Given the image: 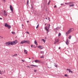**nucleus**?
Wrapping results in <instances>:
<instances>
[{
  "mask_svg": "<svg viewBox=\"0 0 78 78\" xmlns=\"http://www.w3.org/2000/svg\"><path fill=\"white\" fill-rule=\"evenodd\" d=\"M17 43V41L15 40L13 41H12L11 42L10 41H8V42H7L5 43V45H6V46H8L9 45H14L15 44H16Z\"/></svg>",
  "mask_w": 78,
  "mask_h": 78,
  "instance_id": "obj_1",
  "label": "nucleus"
},
{
  "mask_svg": "<svg viewBox=\"0 0 78 78\" xmlns=\"http://www.w3.org/2000/svg\"><path fill=\"white\" fill-rule=\"evenodd\" d=\"M73 31V28H72L70 29L68 31H67L66 33V36H67L69 33H71V32H72Z\"/></svg>",
  "mask_w": 78,
  "mask_h": 78,
  "instance_id": "obj_2",
  "label": "nucleus"
},
{
  "mask_svg": "<svg viewBox=\"0 0 78 78\" xmlns=\"http://www.w3.org/2000/svg\"><path fill=\"white\" fill-rule=\"evenodd\" d=\"M25 43H27L28 44H30V41L29 40H23L21 41L20 43L21 44H25Z\"/></svg>",
  "mask_w": 78,
  "mask_h": 78,
  "instance_id": "obj_3",
  "label": "nucleus"
},
{
  "mask_svg": "<svg viewBox=\"0 0 78 78\" xmlns=\"http://www.w3.org/2000/svg\"><path fill=\"white\" fill-rule=\"evenodd\" d=\"M59 41V39H55V41H54V44H55L56 43H57V42H58Z\"/></svg>",
  "mask_w": 78,
  "mask_h": 78,
  "instance_id": "obj_4",
  "label": "nucleus"
},
{
  "mask_svg": "<svg viewBox=\"0 0 78 78\" xmlns=\"http://www.w3.org/2000/svg\"><path fill=\"white\" fill-rule=\"evenodd\" d=\"M4 15L5 17H6L7 16V13L6 12L5 10L4 11Z\"/></svg>",
  "mask_w": 78,
  "mask_h": 78,
  "instance_id": "obj_5",
  "label": "nucleus"
},
{
  "mask_svg": "<svg viewBox=\"0 0 78 78\" xmlns=\"http://www.w3.org/2000/svg\"><path fill=\"white\" fill-rule=\"evenodd\" d=\"M10 8L12 12H13V8H12V5H10Z\"/></svg>",
  "mask_w": 78,
  "mask_h": 78,
  "instance_id": "obj_6",
  "label": "nucleus"
},
{
  "mask_svg": "<svg viewBox=\"0 0 78 78\" xmlns=\"http://www.w3.org/2000/svg\"><path fill=\"white\" fill-rule=\"evenodd\" d=\"M66 45H69V39H66Z\"/></svg>",
  "mask_w": 78,
  "mask_h": 78,
  "instance_id": "obj_7",
  "label": "nucleus"
},
{
  "mask_svg": "<svg viewBox=\"0 0 78 78\" xmlns=\"http://www.w3.org/2000/svg\"><path fill=\"white\" fill-rule=\"evenodd\" d=\"M38 47L39 48L41 49H43L44 48H43V47L42 46H39Z\"/></svg>",
  "mask_w": 78,
  "mask_h": 78,
  "instance_id": "obj_8",
  "label": "nucleus"
},
{
  "mask_svg": "<svg viewBox=\"0 0 78 78\" xmlns=\"http://www.w3.org/2000/svg\"><path fill=\"white\" fill-rule=\"evenodd\" d=\"M34 62L36 63H37V62H40V60H36L34 61Z\"/></svg>",
  "mask_w": 78,
  "mask_h": 78,
  "instance_id": "obj_9",
  "label": "nucleus"
},
{
  "mask_svg": "<svg viewBox=\"0 0 78 78\" xmlns=\"http://www.w3.org/2000/svg\"><path fill=\"white\" fill-rule=\"evenodd\" d=\"M24 52L25 54H27V51L25 49H24Z\"/></svg>",
  "mask_w": 78,
  "mask_h": 78,
  "instance_id": "obj_10",
  "label": "nucleus"
},
{
  "mask_svg": "<svg viewBox=\"0 0 78 78\" xmlns=\"http://www.w3.org/2000/svg\"><path fill=\"white\" fill-rule=\"evenodd\" d=\"M34 44H35L36 45H37V41H36V40H35Z\"/></svg>",
  "mask_w": 78,
  "mask_h": 78,
  "instance_id": "obj_11",
  "label": "nucleus"
},
{
  "mask_svg": "<svg viewBox=\"0 0 78 78\" xmlns=\"http://www.w3.org/2000/svg\"><path fill=\"white\" fill-rule=\"evenodd\" d=\"M5 27H8V26L9 25H8V24H7V23H5Z\"/></svg>",
  "mask_w": 78,
  "mask_h": 78,
  "instance_id": "obj_12",
  "label": "nucleus"
},
{
  "mask_svg": "<svg viewBox=\"0 0 78 78\" xmlns=\"http://www.w3.org/2000/svg\"><path fill=\"white\" fill-rule=\"evenodd\" d=\"M7 28H8L9 29H10V28H11V25H9L8 26H7Z\"/></svg>",
  "mask_w": 78,
  "mask_h": 78,
  "instance_id": "obj_13",
  "label": "nucleus"
},
{
  "mask_svg": "<svg viewBox=\"0 0 78 78\" xmlns=\"http://www.w3.org/2000/svg\"><path fill=\"white\" fill-rule=\"evenodd\" d=\"M30 66H34V67H38V66L36 65H30Z\"/></svg>",
  "mask_w": 78,
  "mask_h": 78,
  "instance_id": "obj_14",
  "label": "nucleus"
},
{
  "mask_svg": "<svg viewBox=\"0 0 78 78\" xmlns=\"http://www.w3.org/2000/svg\"><path fill=\"white\" fill-rule=\"evenodd\" d=\"M59 29V27H57L56 28H55L54 29V30H58Z\"/></svg>",
  "mask_w": 78,
  "mask_h": 78,
  "instance_id": "obj_15",
  "label": "nucleus"
},
{
  "mask_svg": "<svg viewBox=\"0 0 78 78\" xmlns=\"http://www.w3.org/2000/svg\"><path fill=\"white\" fill-rule=\"evenodd\" d=\"M45 29H46V31H49V30H48V29L47 28V27H45Z\"/></svg>",
  "mask_w": 78,
  "mask_h": 78,
  "instance_id": "obj_16",
  "label": "nucleus"
},
{
  "mask_svg": "<svg viewBox=\"0 0 78 78\" xmlns=\"http://www.w3.org/2000/svg\"><path fill=\"white\" fill-rule=\"evenodd\" d=\"M69 6H70V7H73V6H74V5L72 4V5H69Z\"/></svg>",
  "mask_w": 78,
  "mask_h": 78,
  "instance_id": "obj_17",
  "label": "nucleus"
},
{
  "mask_svg": "<svg viewBox=\"0 0 78 78\" xmlns=\"http://www.w3.org/2000/svg\"><path fill=\"white\" fill-rule=\"evenodd\" d=\"M42 41L43 42H44V43L45 42V41L44 40V39H42Z\"/></svg>",
  "mask_w": 78,
  "mask_h": 78,
  "instance_id": "obj_18",
  "label": "nucleus"
},
{
  "mask_svg": "<svg viewBox=\"0 0 78 78\" xmlns=\"http://www.w3.org/2000/svg\"><path fill=\"white\" fill-rule=\"evenodd\" d=\"M71 37H72V36L71 35H69V39H71Z\"/></svg>",
  "mask_w": 78,
  "mask_h": 78,
  "instance_id": "obj_19",
  "label": "nucleus"
},
{
  "mask_svg": "<svg viewBox=\"0 0 78 78\" xmlns=\"http://www.w3.org/2000/svg\"><path fill=\"white\" fill-rule=\"evenodd\" d=\"M48 29H49V28H50V24H48Z\"/></svg>",
  "mask_w": 78,
  "mask_h": 78,
  "instance_id": "obj_20",
  "label": "nucleus"
},
{
  "mask_svg": "<svg viewBox=\"0 0 78 78\" xmlns=\"http://www.w3.org/2000/svg\"><path fill=\"white\" fill-rule=\"evenodd\" d=\"M54 66H55V67H58V66H57V65H56V64L55 63Z\"/></svg>",
  "mask_w": 78,
  "mask_h": 78,
  "instance_id": "obj_21",
  "label": "nucleus"
},
{
  "mask_svg": "<svg viewBox=\"0 0 78 78\" xmlns=\"http://www.w3.org/2000/svg\"><path fill=\"white\" fill-rule=\"evenodd\" d=\"M12 34H15V32H12Z\"/></svg>",
  "mask_w": 78,
  "mask_h": 78,
  "instance_id": "obj_22",
  "label": "nucleus"
},
{
  "mask_svg": "<svg viewBox=\"0 0 78 78\" xmlns=\"http://www.w3.org/2000/svg\"><path fill=\"white\" fill-rule=\"evenodd\" d=\"M13 56H17V54H14Z\"/></svg>",
  "mask_w": 78,
  "mask_h": 78,
  "instance_id": "obj_23",
  "label": "nucleus"
},
{
  "mask_svg": "<svg viewBox=\"0 0 78 78\" xmlns=\"http://www.w3.org/2000/svg\"><path fill=\"white\" fill-rule=\"evenodd\" d=\"M39 24H38L37 25V27H36V28L37 29V28H38V27H39Z\"/></svg>",
  "mask_w": 78,
  "mask_h": 78,
  "instance_id": "obj_24",
  "label": "nucleus"
},
{
  "mask_svg": "<svg viewBox=\"0 0 78 78\" xmlns=\"http://www.w3.org/2000/svg\"><path fill=\"white\" fill-rule=\"evenodd\" d=\"M61 35V33H59L58 35V36H60Z\"/></svg>",
  "mask_w": 78,
  "mask_h": 78,
  "instance_id": "obj_25",
  "label": "nucleus"
},
{
  "mask_svg": "<svg viewBox=\"0 0 78 78\" xmlns=\"http://www.w3.org/2000/svg\"><path fill=\"white\" fill-rule=\"evenodd\" d=\"M34 72H37V70L36 69H34Z\"/></svg>",
  "mask_w": 78,
  "mask_h": 78,
  "instance_id": "obj_26",
  "label": "nucleus"
},
{
  "mask_svg": "<svg viewBox=\"0 0 78 78\" xmlns=\"http://www.w3.org/2000/svg\"><path fill=\"white\" fill-rule=\"evenodd\" d=\"M65 4L66 5H69V3H65Z\"/></svg>",
  "mask_w": 78,
  "mask_h": 78,
  "instance_id": "obj_27",
  "label": "nucleus"
},
{
  "mask_svg": "<svg viewBox=\"0 0 78 78\" xmlns=\"http://www.w3.org/2000/svg\"><path fill=\"white\" fill-rule=\"evenodd\" d=\"M0 74L1 75H2V74H3L2 73H1V70H0Z\"/></svg>",
  "mask_w": 78,
  "mask_h": 78,
  "instance_id": "obj_28",
  "label": "nucleus"
},
{
  "mask_svg": "<svg viewBox=\"0 0 78 78\" xmlns=\"http://www.w3.org/2000/svg\"><path fill=\"white\" fill-rule=\"evenodd\" d=\"M72 2H69V4H72Z\"/></svg>",
  "mask_w": 78,
  "mask_h": 78,
  "instance_id": "obj_29",
  "label": "nucleus"
},
{
  "mask_svg": "<svg viewBox=\"0 0 78 78\" xmlns=\"http://www.w3.org/2000/svg\"><path fill=\"white\" fill-rule=\"evenodd\" d=\"M29 2V1L28 0H27V5H28V2Z\"/></svg>",
  "mask_w": 78,
  "mask_h": 78,
  "instance_id": "obj_30",
  "label": "nucleus"
},
{
  "mask_svg": "<svg viewBox=\"0 0 78 78\" xmlns=\"http://www.w3.org/2000/svg\"><path fill=\"white\" fill-rule=\"evenodd\" d=\"M28 34H30V33H29V32H26Z\"/></svg>",
  "mask_w": 78,
  "mask_h": 78,
  "instance_id": "obj_31",
  "label": "nucleus"
},
{
  "mask_svg": "<svg viewBox=\"0 0 78 78\" xmlns=\"http://www.w3.org/2000/svg\"><path fill=\"white\" fill-rule=\"evenodd\" d=\"M40 53H41V54H42V53H43V51H40Z\"/></svg>",
  "mask_w": 78,
  "mask_h": 78,
  "instance_id": "obj_32",
  "label": "nucleus"
},
{
  "mask_svg": "<svg viewBox=\"0 0 78 78\" xmlns=\"http://www.w3.org/2000/svg\"><path fill=\"white\" fill-rule=\"evenodd\" d=\"M69 73H70V72H71V70H70V69H69Z\"/></svg>",
  "mask_w": 78,
  "mask_h": 78,
  "instance_id": "obj_33",
  "label": "nucleus"
},
{
  "mask_svg": "<svg viewBox=\"0 0 78 78\" xmlns=\"http://www.w3.org/2000/svg\"><path fill=\"white\" fill-rule=\"evenodd\" d=\"M3 19V18H0V20H2Z\"/></svg>",
  "mask_w": 78,
  "mask_h": 78,
  "instance_id": "obj_34",
  "label": "nucleus"
},
{
  "mask_svg": "<svg viewBox=\"0 0 78 78\" xmlns=\"http://www.w3.org/2000/svg\"><path fill=\"white\" fill-rule=\"evenodd\" d=\"M40 58H44V56H41V57H40Z\"/></svg>",
  "mask_w": 78,
  "mask_h": 78,
  "instance_id": "obj_35",
  "label": "nucleus"
},
{
  "mask_svg": "<svg viewBox=\"0 0 78 78\" xmlns=\"http://www.w3.org/2000/svg\"><path fill=\"white\" fill-rule=\"evenodd\" d=\"M65 76H67V74H65Z\"/></svg>",
  "mask_w": 78,
  "mask_h": 78,
  "instance_id": "obj_36",
  "label": "nucleus"
},
{
  "mask_svg": "<svg viewBox=\"0 0 78 78\" xmlns=\"http://www.w3.org/2000/svg\"><path fill=\"white\" fill-rule=\"evenodd\" d=\"M51 1L50 0H49V2H48V5L49 4V3H50V2Z\"/></svg>",
  "mask_w": 78,
  "mask_h": 78,
  "instance_id": "obj_37",
  "label": "nucleus"
},
{
  "mask_svg": "<svg viewBox=\"0 0 78 78\" xmlns=\"http://www.w3.org/2000/svg\"><path fill=\"white\" fill-rule=\"evenodd\" d=\"M56 5H55L54 6V8H56Z\"/></svg>",
  "mask_w": 78,
  "mask_h": 78,
  "instance_id": "obj_38",
  "label": "nucleus"
},
{
  "mask_svg": "<svg viewBox=\"0 0 78 78\" xmlns=\"http://www.w3.org/2000/svg\"><path fill=\"white\" fill-rule=\"evenodd\" d=\"M27 67H28L29 68H30V66H27Z\"/></svg>",
  "mask_w": 78,
  "mask_h": 78,
  "instance_id": "obj_39",
  "label": "nucleus"
},
{
  "mask_svg": "<svg viewBox=\"0 0 78 78\" xmlns=\"http://www.w3.org/2000/svg\"><path fill=\"white\" fill-rule=\"evenodd\" d=\"M21 61H23V62H24V60H21Z\"/></svg>",
  "mask_w": 78,
  "mask_h": 78,
  "instance_id": "obj_40",
  "label": "nucleus"
},
{
  "mask_svg": "<svg viewBox=\"0 0 78 78\" xmlns=\"http://www.w3.org/2000/svg\"><path fill=\"white\" fill-rule=\"evenodd\" d=\"M70 70V69H66V70Z\"/></svg>",
  "mask_w": 78,
  "mask_h": 78,
  "instance_id": "obj_41",
  "label": "nucleus"
},
{
  "mask_svg": "<svg viewBox=\"0 0 78 78\" xmlns=\"http://www.w3.org/2000/svg\"><path fill=\"white\" fill-rule=\"evenodd\" d=\"M3 0V1H4V3H5V0Z\"/></svg>",
  "mask_w": 78,
  "mask_h": 78,
  "instance_id": "obj_42",
  "label": "nucleus"
},
{
  "mask_svg": "<svg viewBox=\"0 0 78 78\" xmlns=\"http://www.w3.org/2000/svg\"><path fill=\"white\" fill-rule=\"evenodd\" d=\"M27 23H28V22H29V21H27Z\"/></svg>",
  "mask_w": 78,
  "mask_h": 78,
  "instance_id": "obj_43",
  "label": "nucleus"
},
{
  "mask_svg": "<svg viewBox=\"0 0 78 78\" xmlns=\"http://www.w3.org/2000/svg\"><path fill=\"white\" fill-rule=\"evenodd\" d=\"M48 20H50V18H49V17H48Z\"/></svg>",
  "mask_w": 78,
  "mask_h": 78,
  "instance_id": "obj_44",
  "label": "nucleus"
},
{
  "mask_svg": "<svg viewBox=\"0 0 78 78\" xmlns=\"http://www.w3.org/2000/svg\"><path fill=\"white\" fill-rule=\"evenodd\" d=\"M31 47H33V45H32L31 46Z\"/></svg>",
  "mask_w": 78,
  "mask_h": 78,
  "instance_id": "obj_45",
  "label": "nucleus"
},
{
  "mask_svg": "<svg viewBox=\"0 0 78 78\" xmlns=\"http://www.w3.org/2000/svg\"><path fill=\"white\" fill-rule=\"evenodd\" d=\"M71 72V73H73V72H72V71H71V72Z\"/></svg>",
  "mask_w": 78,
  "mask_h": 78,
  "instance_id": "obj_46",
  "label": "nucleus"
},
{
  "mask_svg": "<svg viewBox=\"0 0 78 78\" xmlns=\"http://www.w3.org/2000/svg\"><path fill=\"white\" fill-rule=\"evenodd\" d=\"M44 25H47V24L46 23H45V24H44Z\"/></svg>",
  "mask_w": 78,
  "mask_h": 78,
  "instance_id": "obj_47",
  "label": "nucleus"
},
{
  "mask_svg": "<svg viewBox=\"0 0 78 78\" xmlns=\"http://www.w3.org/2000/svg\"><path fill=\"white\" fill-rule=\"evenodd\" d=\"M60 48H60V47L58 48V49H60Z\"/></svg>",
  "mask_w": 78,
  "mask_h": 78,
  "instance_id": "obj_48",
  "label": "nucleus"
},
{
  "mask_svg": "<svg viewBox=\"0 0 78 78\" xmlns=\"http://www.w3.org/2000/svg\"><path fill=\"white\" fill-rule=\"evenodd\" d=\"M43 54H44V51H43Z\"/></svg>",
  "mask_w": 78,
  "mask_h": 78,
  "instance_id": "obj_49",
  "label": "nucleus"
},
{
  "mask_svg": "<svg viewBox=\"0 0 78 78\" xmlns=\"http://www.w3.org/2000/svg\"><path fill=\"white\" fill-rule=\"evenodd\" d=\"M46 20H47V18H46Z\"/></svg>",
  "mask_w": 78,
  "mask_h": 78,
  "instance_id": "obj_50",
  "label": "nucleus"
},
{
  "mask_svg": "<svg viewBox=\"0 0 78 78\" xmlns=\"http://www.w3.org/2000/svg\"><path fill=\"white\" fill-rule=\"evenodd\" d=\"M48 32H49V31H48V32H47V33H48Z\"/></svg>",
  "mask_w": 78,
  "mask_h": 78,
  "instance_id": "obj_51",
  "label": "nucleus"
},
{
  "mask_svg": "<svg viewBox=\"0 0 78 78\" xmlns=\"http://www.w3.org/2000/svg\"><path fill=\"white\" fill-rule=\"evenodd\" d=\"M22 26H23V24H22Z\"/></svg>",
  "mask_w": 78,
  "mask_h": 78,
  "instance_id": "obj_52",
  "label": "nucleus"
},
{
  "mask_svg": "<svg viewBox=\"0 0 78 78\" xmlns=\"http://www.w3.org/2000/svg\"><path fill=\"white\" fill-rule=\"evenodd\" d=\"M62 5V4H61V5Z\"/></svg>",
  "mask_w": 78,
  "mask_h": 78,
  "instance_id": "obj_53",
  "label": "nucleus"
},
{
  "mask_svg": "<svg viewBox=\"0 0 78 78\" xmlns=\"http://www.w3.org/2000/svg\"><path fill=\"white\" fill-rule=\"evenodd\" d=\"M30 58H29V59H30Z\"/></svg>",
  "mask_w": 78,
  "mask_h": 78,
  "instance_id": "obj_54",
  "label": "nucleus"
},
{
  "mask_svg": "<svg viewBox=\"0 0 78 78\" xmlns=\"http://www.w3.org/2000/svg\"><path fill=\"white\" fill-rule=\"evenodd\" d=\"M33 59H34V58H33V57L32 58Z\"/></svg>",
  "mask_w": 78,
  "mask_h": 78,
  "instance_id": "obj_55",
  "label": "nucleus"
},
{
  "mask_svg": "<svg viewBox=\"0 0 78 78\" xmlns=\"http://www.w3.org/2000/svg\"><path fill=\"white\" fill-rule=\"evenodd\" d=\"M1 38H3V37H2Z\"/></svg>",
  "mask_w": 78,
  "mask_h": 78,
  "instance_id": "obj_56",
  "label": "nucleus"
},
{
  "mask_svg": "<svg viewBox=\"0 0 78 78\" xmlns=\"http://www.w3.org/2000/svg\"><path fill=\"white\" fill-rule=\"evenodd\" d=\"M49 21H50V20H49Z\"/></svg>",
  "mask_w": 78,
  "mask_h": 78,
  "instance_id": "obj_57",
  "label": "nucleus"
},
{
  "mask_svg": "<svg viewBox=\"0 0 78 78\" xmlns=\"http://www.w3.org/2000/svg\"><path fill=\"white\" fill-rule=\"evenodd\" d=\"M31 68H33V67H32Z\"/></svg>",
  "mask_w": 78,
  "mask_h": 78,
  "instance_id": "obj_58",
  "label": "nucleus"
},
{
  "mask_svg": "<svg viewBox=\"0 0 78 78\" xmlns=\"http://www.w3.org/2000/svg\"><path fill=\"white\" fill-rule=\"evenodd\" d=\"M31 68H33V67H32Z\"/></svg>",
  "mask_w": 78,
  "mask_h": 78,
  "instance_id": "obj_59",
  "label": "nucleus"
},
{
  "mask_svg": "<svg viewBox=\"0 0 78 78\" xmlns=\"http://www.w3.org/2000/svg\"><path fill=\"white\" fill-rule=\"evenodd\" d=\"M31 68H33V67H32Z\"/></svg>",
  "mask_w": 78,
  "mask_h": 78,
  "instance_id": "obj_60",
  "label": "nucleus"
}]
</instances>
